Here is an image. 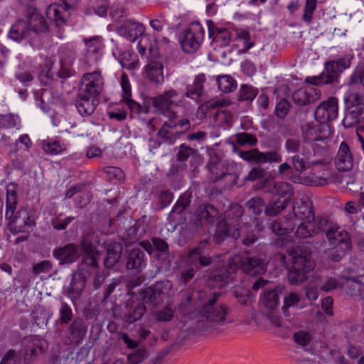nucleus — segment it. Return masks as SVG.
Returning a JSON list of instances; mask_svg holds the SVG:
<instances>
[{"label": "nucleus", "mask_w": 364, "mask_h": 364, "mask_svg": "<svg viewBox=\"0 0 364 364\" xmlns=\"http://www.w3.org/2000/svg\"><path fill=\"white\" fill-rule=\"evenodd\" d=\"M353 57L346 56L325 63V70L317 77H308L306 82L316 85H327L338 82L341 73L351 64Z\"/></svg>", "instance_id": "20e7f679"}, {"label": "nucleus", "mask_w": 364, "mask_h": 364, "mask_svg": "<svg viewBox=\"0 0 364 364\" xmlns=\"http://www.w3.org/2000/svg\"><path fill=\"white\" fill-rule=\"evenodd\" d=\"M186 258L191 262V265L193 266L198 271L201 268L211 266L216 260L214 256H211L208 253L203 254L201 252H200V249L198 248L191 250Z\"/></svg>", "instance_id": "b1692460"}, {"label": "nucleus", "mask_w": 364, "mask_h": 364, "mask_svg": "<svg viewBox=\"0 0 364 364\" xmlns=\"http://www.w3.org/2000/svg\"><path fill=\"white\" fill-rule=\"evenodd\" d=\"M52 67V62L49 58H46L44 60V66L41 69L39 74V79L41 82L47 85L53 79V74L50 73Z\"/></svg>", "instance_id": "4d7b16f0"}, {"label": "nucleus", "mask_w": 364, "mask_h": 364, "mask_svg": "<svg viewBox=\"0 0 364 364\" xmlns=\"http://www.w3.org/2000/svg\"><path fill=\"white\" fill-rule=\"evenodd\" d=\"M53 256L60 266L73 264L80 257L79 246L75 243L59 246L53 250Z\"/></svg>", "instance_id": "2eb2a0df"}, {"label": "nucleus", "mask_w": 364, "mask_h": 364, "mask_svg": "<svg viewBox=\"0 0 364 364\" xmlns=\"http://www.w3.org/2000/svg\"><path fill=\"white\" fill-rule=\"evenodd\" d=\"M343 124L346 128L358 126L357 132L364 131V105L355 107L350 111H346L343 119Z\"/></svg>", "instance_id": "5701e85b"}, {"label": "nucleus", "mask_w": 364, "mask_h": 364, "mask_svg": "<svg viewBox=\"0 0 364 364\" xmlns=\"http://www.w3.org/2000/svg\"><path fill=\"white\" fill-rule=\"evenodd\" d=\"M266 175V170L259 164L251 169L247 176L245 178V180L253 182L256 180L264 178Z\"/></svg>", "instance_id": "e2e57ef3"}, {"label": "nucleus", "mask_w": 364, "mask_h": 364, "mask_svg": "<svg viewBox=\"0 0 364 364\" xmlns=\"http://www.w3.org/2000/svg\"><path fill=\"white\" fill-rule=\"evenodd\" d=\"M206 24L208 30V38L212 42L219 43L220 46H228L231 41L230 32L226 28H220L211 20H208Z\"/></svg>", "instance_id": "393cba45"}, {"label": "nucleus", "mask_w": 364, "mask_h": 364, "mask_svg": "<svg viewBox=\"0 0 364 364\" xmlns=\"http://www.w3.org/2000/svg\"><path fill=\"white\" fill-rule=\"evenodd\" d=\"M140 245L149 254H151L153 251L156 253L170 252L168 243L160 237H153L151 242L144 241L140 242Z\"/></svg>", "instance_id": "f704fd0d"}, {"label": "nucleus", "mask_w": 364, "mask_h": 364, "mask_svg": "<svg viewBox=\"0 0 364 364\" xmlns=\"http://www.w3.org/2000/svg\"><path fill=\"white\" fill-rule=\"evenodd\" d=\"M67 10L63 9V6H49L47 14L50 16V18H53V20L56 22L58 26L65 23V13Z\"/></svg>", "instance_id": "49530a36"}, {"label": "nucleus", "mask_w": 364, "mask_h": 364, "mask_svg": "<svg viewBox=\"0 0 364 364\" xmlns=\"http://www.w3.org/2000/svg\"><path fill=\"white\" fill-rule=\"evenodd\" d=\"M102 84L100 71L85 73L78 89V94L92 100H97L103 89Z\"/></svg>", "instance_id": "6e6552de"}, {"label": "nucleus", "mask_w": 364, "mask_h": 364, "mask_svg": "<svg viewBox=\"0 0 364 364\" xmlns=\"http://www.w3.org/2000/svg\"><path fill=\"white\" fill-rule=\"evenodd\" d=\"M289 255L291 266L288 273L289 281L291 284H300L307 279L306 274L315 267L311 249L306 245H299L294 247Z\"/></svg>", "instance_id": "7ed1b4c3"}, {"label": "nucleus", "mask_w": 364, "mask_h": 364, "mask_svg": "<svg viewBox=\"0 0 364 364\" xmlns=\"http://www.w3.org/2000/svg\"><path fill=\"white\" fill-rule=\"evenodd\" d=\"M155 258L159 262V269L168 270L171 267V260L170 259V252L156 253Z\"/></svg>", "instance_id": "774afa93"}, {"label": "nucleus", "mask_w": 364, "mask_h": 364, "mask_svg": "<svg viewBox=\"0 0 364 364\" xmlns=\"http://www.w3.org/2000/svg\"><path fill=\"white\" fill-rule=\"evenodd\" d=\"M243 259V256L238 254L235 255L228 258L227 265L223 267L227 269V272L231 275L235 273L239 268L242 269Z\"/></svg>", "instance_id": "3c124183"}, {"label": "nucleus", "mask_w": 364, "mask_h": 364, "mask_svg": "<svg viewBox=\"0 0 364 364\" xmlns=\"http://www.w3.org/2000/svg\"><path fill=\"white\" fill-rule=\"evenodd\" d=\"M290 108V103L284 98L282 99L276 105L275 114L276 115L284 119L288 114Z\"/></svg>", "instance_id": "338daca9"}, {"label": "nucleus", "mask_w": 364, "mask_h": 364, "mask_svg": "<svg viewBox=\"0 0 364 364\" xmlns=\"http://www.w3.org/2000/svg\"><path fill=\"white\" fill-rule=\"evenodd\" d=\"M139 226L136 224L131 225L122 234V240L127 243H132L139 240L138 231Z\"/></svg>", "instance_id": "13d9d810"}, {"label": "nucleus", "mask_w": 364, "mask_h": 364, "mask_svg": "<svg viewBox=\"0 0 364 364\" xmlns=\"http://www.w3.org/2000/svg\"><path fill=\"white\" fill-rule=\"evenodd\" d=\"M270 228L274 233L277 235H284L289 232H291L296 224L293 223L291 219H287L284 226L282 225L281 222L274 220L270 223Z\"/></svg>", "instance_id": "ea45409f"}, {"label": "nucleus", "mask_w": 364, "mask_h": 364, "mask_svg": "<svg viewBox=\"0 0 364 364\" xmlns=\"http://www.w3.org/2000/svg\"><path fill=\"white\" fill-rule=\"evenodd\" d=\"M205 81V76L204 74L197 75L194 80L193 84L187 87L185 96L197 100L203 93V84Z\"/></svg>", "instance_id": "e433bc0d"}, {"label": "nucleus", "mask_w": 364, "mask_h": 364, "mask_svg": "<svg viewBox=\"0 0 364 364\" xmlns=\"http://www.w3.org/2000/svg\"><path fill=\"white\" fill-rule=\"evenodd\" d=\"M198 153L197 149L191 147L186 144H182L178 147L176 159L178 162H185L189 157L197 156Z\"/></svg>", "instance_id": "09e8293b"}, {"label": "nucleus", "mask_w": 364, "mask_h": 364, "mask_svg": "<svg viewBox=\"0 0 364 364\" xmlns=\"http://www.w3.org/2000/svg\"><path fill=\"white\" fill-rule=\"evenodd\" d=\"M146 260L144 249L133 248L127 252L126 256V268L135 273H139L146 266Z\"/></svg>", "instance_id": "f3484780"}, {"label": "nucleus", "mask_w": 364, "mask_h": 364, "mask_svg": "<svg viewBox=\"0 0 364 364\" xmlns=\"http://www.w3.org/2000/svg\"><path fill=\"white\" fill-rule=\"evenodd\" d=\"M321 97L320 92L316 88L299 89L294 92L292 99L294 102L299 105L304 106L313 103Z\"/></svg>", "instance_id": "c85d7f7f"}, {"label": "nucleus", "mask_w": 364, "mask_h": 364, "mask_svg": "<svg viewBox=\"0 0 364 364\" xmlns=\"http://www.w3.org/2000/svg\"><path fill=\"white\" fill-rule=\"evenodd\" d=\"M287 205L288 200L287 199L269 202L267 205L265 204L264 213L269 217L276 216L284 210Z\"/></svg>", "instance_id": "37998d69"}, {"label": "nucleus", "mask_w": 364, "mask_h": 364, "mask_svg": "<svg viewBox=\"0 0 364 364\" xmlns=\"http://www.w3.org/2000/svg\"><path fill=\"white\" fill-rule=\"evenodd\" d=\"M43 352V347L39 345V341L36 340L30 342L26 345L25 348L24 361L26 364H28V360L36 357L38 353Z\"/></svg>", "instance_id": "de8ad7c7"}, {"label": "nucleus", "mask_w": 364, "mask_h": 364, "mask_svg": "<svg viewBox=\"0 0 364 364\" xmlns=\"http://www.w3.org/2000/svg\"><path fill=\"white\" fill-rule=\"evenodd\" d=\"M344 102L346 110L350 111L355 107L364 105V97L358 92H353L344 98Z\"/></svg>", "instance_id": "8fccbe9b"}, {"label": "nucleus", "mask_w": 364, "mask_h": 364, "mask_svg": "<svg viewBox=\"0 0 364 364\" xmlns=\"http://www.w3.org/2000/svg\"><path fill=\"white\" fill-rule=\"evenodd\" d=\"M230 277V274L227 272V269L222 267L213 272L209 277L208 282L210 285L221 289L229 283Z\"/></svg>", "instance_id": "72a5a7b5"}, {"label": "nucleus", "mask_w": 364, "mask_h": 364, "mask_svg": "<svg viewBox=\"0 0 364 364\" xmlns=\"http://www.w3.org/2000/svg\"><path fill=\"white\" fill-rule=\"evenodd\" d=\"M232 295L241 305H249L251 296V292L249 290L241 287L235 288Z\"/></svg>", "instance_id": "bf43d9fd"}, {"label": "nucleus", "mask_w": 364, "mask_h": 364, "mask_svg": "<svg viewBox=\"0 0 364 364\" xmlns=\"http://www.w3.org/2000/svg\"><path fill=\"white\" fill-rule=\"evenodd\" d=\"M245 206L247 208L252 211L255 215H259L263 209H265V203L264 200L260 197H255L250 200H249Z\"/></svg>", "instance_id": "603ef678"}, {"label": "nucleus", "mask_w": 364, "mask_h": 364, "mask_svg": "<svg viewBox=\"0 0 364 364\" xmlns=\"http://www.w3.org/2000/svg\"><path fill=\"white\" fill-rule=\"evenodd\" d=\"M338 100L329 97L319 104L314 112L316 119L322 123H328L338 117Z\"/></svg>", "instance_id": "dca6fc26"}, {"label": "nucleus", "mask_w": 364, "mask_h": 364, "mask_svg": "<svg viewBox=\"0 0 364 364\" xmlns=\"http://www.w3.org/2000/svg\"><path fill=\"white\" fill-rule=\"evenodd\" d=\"M26 17L30 31H33L36 33H46L48 31V26L46 20L36 8L28 6L26 11Z\"/></svg>", "instance_id": "6ab92c4d"}, {"label": "nucleus", "mask_w": 364, "mask_h": 364, "mask_svg": "<svg viewBox=\"0 0 364 364\" xmlns=\"http://www.w3.org/2000/svg\"><path fill=\"white\" fill-rule=\"evenodd\" d=\"M205 30L198 21L191 23L181 34L180 43L186 53H193L197 50L203 39Z\"/></svg>", "instance_id": "39448f33"}, {"label": "nucleus", "mask_w": 364, "mask_h": 364, "mask_svg": "<svg viewBox=\"0 0 364 364\" xmlns=\"http://www.w3.org/2000/svg\"><path fill=\"white\" fill-rule=\"evenodd\" d=\"M149 356V353L145 348H139L128 355L129 364H139Z\"/></svg>", "instance_id": "864d4df0"}, {"label": "nucleus", "mask_w": 364, "mask_h": 364, "mask_svg": "<svg viewBox=\"0 0 364 364\" xmlns=\"http://www.w3.org/2000/svg\"><path fill=\"white\" fill-rule=\"evenodd\" d=\"M170 280L164 279L156 282L154 285L141 290L140 295L144 305L150 304L156 307L163 302L162 296L172 289Z\"/></svg>", "instance_id": "0eeeda50"}, {"label": "nucleus", "mask_w": 364, "mask_h": 364, "mask_svg": "<svg viewBox=\"0 0 364 364\" xmlns=\"http://www.w3.org/2000/svg\"><path fill=\"white\" fill-rule=\"evenodd\" d=\"M30 34V28L28 23L23 19H18L11 27L9 37L15 41L20 42L23 39L27 38Z\"/></svg>", "instance_id": "2f4dec72"}, {"label": "nucleus", "mask_w": 364, "mask_h": 364, "mask_svg": "<svg viewBox=\"0 0 364 364\" xmlns=\"http://www.w3.org/2000/svg\"><path fill=\"white\" fill-rule=\"evenodd\" d=\"M75 217L68 216L64 219H60L58 218H53L50 221L52 227L58 231L64 230L67 228L69 223H70Z\"/></svg>", "instance_id": "69168bd1"}, {"label": "nucleus", "mask_w": 364, "mask_h": 364, "mask_svg": "<svg viewBox=\"0 0 364 364\" xmlns=\"http://www.w3.org/2000/svg\"><path fill=\"white\" fill-rule=\"evenodd\" d=\"M178 97V92L174 89L164 91L162 94L156 96L154 101L156 109L168 118H175L176 112L174 108L178 107L175 98Z\"/></svg>", "instance_id": "9d476101"}, {"label": "nucleus", "mask_w": 364, "mask_h": 364, "mask_svg": "<svg viewBox=\"0 0 364 364\" xmlns=\"http://www.w3.org/2000/svg\"><path fill=\"white\" fill-rule=\"evenodd\" d=\"M191 193L185 192L184 193L181 194L173 207L170 213V216L173 215V214H181L182 212H183L189 206L191 203Z\"/></svg>", "instance_id": "c03bdc74"}, {"label": "nucleus", "mask_w": 364, "mask_h": 364, "mask_svg": "<svg viewBox=\"0 0 364 364\" xmlns=\"http://www.w3.org/2000/svg\"><path fill=\"white\" fill-rule=\"evenodd\" d=\"M318 228H316L314 221H304L300 223L294 233L296 238L305 239L317 235Z\"/></svg>", "instance_id": "4c0bfd02"}, {"label": "nucleus", "mask_w": 364, "mask_h": 364, "mask_svg": "<svg viewBox=\"0 0 364 364\" xmlns=\"http://www.w3.org/2000/svg\"><path fill=\"white\" fill-rule=\"evenodd\" d=\"M207 168L210 173V180L216 183L222 178L228 175V166L226 162L222 160L218 155L210 157L207 164Z\"/></svg>", "instance_id": "4be33fe9"}, {"label": "nucleus", "mask_w": 364, "mask_h": 364, "mask_svg": "<svg viewBox=\"0 0 364 364\" xmlns=\"http://www.w3.org/2000/svg\"><path fill=\"white\" fill-rule=\"evenodd\" d=\"M242 271L250 277H258L265 274L267 271L269 262L263 253L256 255L243 256Z\"/></svg>", "instance_id": "1a4fd4ad"}, {"label": "nucleus", "mask_w": 364, "mask_h": 364, "mask_svg": "<svg viewBox=\"0 0 364 364\" xmlns=\"http://www.w3.org/2000/svg\"><path fill=\"white\" fill-rule=\"evenodd\" d=\"M17 203V186L9 183L6 188L5 213L9 229L13 234L28 232L35 225V220L26 208H22L16 213Z\"/></svg>", "instance_id": "f03ea898"}, {"label": "nucleus", "mask_w": 364, "mask_h": 364, "mask_svg": "<svg viewBox=\"0 0 364 364\" xmlns=\"http://www.w3.org/2000/svg\"><path fill=\"white\" fill-rule=\"evenodd\" d=\"M301 129L304 139L308 141H323L331 135L328 123L320 122L318 125L306 123Z\"/></svg>", "instance_id": "4468645a"}, {"label": "nucleus", "mask_w": 364, "mask_h": 364, "mask_svg": "<svg viewBox=\"0 0 364 364\" xmlns=\"http://www.w3.org/2000/svg\"><path fill=\"white\" fill-rule=\"evenodd\" d=\"M146 311V306L142 303H138L130 312L124 314L123 320L127 323H134L139 321Z\"/></svg>", "instance_id": "a19ab883"}, {"label": "nucleus", "mask_w": 364, "mask_h": 364, "mask_svg": "<svg viewBox=\"0 0 364 364\" xmlns=\"http://www.w3.org/2000/svg\"><path fill=\"white\" fill-rule=\"evenodd\" d=\"M317 0H306L302 19L305 22L310 23L312 20V15L316 8Z\"/></svg>", "instance_id": "0e129e2a"}, {"label": "nucleus", "mask_w": 364, "mask_h": 364, "mask_svg": "<svg viewBox=\"0 0 364 364\" xmlns=\"http://www.w3.org/2000/svg\"><path fill=\"white\" fill-rule=\"evenodd\" d=\"M273 193L280 197L285 198L289 201V199L293 195L292 186L287 182H277L275 183L273 187Z\"/></svg>", "instance_id": "a18cd8bd"}, {"label": "nucleus", "mask_w": 364, "mask_h": 364, "mask_svg": "<svg viewBox=\"0 0 364 364\" xmlns=\"http://www.w3.org/2000/svg\"><path fill=\"white\" fill-rule=\"evenodd\" d=\"M100 243V237L97 234L89 232L82 236L80 241L81 250L83 255H101L100 251L97 249Z\"/></svg>", "instance_id": "cd10ccee"}, {"label": "nucleus", "mask_w": 364, "mask_h": 364, "mask_svg": "<svg viewBox=\"0 0 364 364\" xmlns=\"http://www.w3.org/2000/svg\"><path fill=\"white\" fill-rule=\"evenodd\" d=\"M284 289V287L279 285L273 289H267L264 291L262 303L266 309L272 310L277 306L279 295L283 294Z\"/></svg>", "instance_id": "473e14b6"}, {"label": "nucleus", "mask_w": 364, "mask_h": 364, "mask_svg": "<svg viewBox=\"0 0 364 364\" xmlns=\"http://www.w3.org/2000/svg\"><path fill=\"white\" fill-rule=\"evenodd\" d=\"M59 315V321L61 325L68 324L70 321L72 322L73 317V311L67 303H61Z\"/></svg>", "instance_id": "6e6d98bb"}, {"label": "nucleus", "mask_w": 364, "mask_h": 364, "mask_svg": "<svg viewBox=\"0 0 364 364\" xmlns=\"http://www.w3.org/2000/svg\"><path fill=\"white\" fill-rule=\"evenodd\" d=\"M175 128L176 124L173 122H164L158 132V136L163 139L166 143L173 144L175 143L176 139L181 136L178 130L175 132L171 131Z\"/></svg>", "instance_id": "c9c22d12"}, {"label": "nucleus", "mask_w": 364, "mask_h": 364, "mask_svg": "<svg viewBox=\"0 0 364 364\" xmlns=\"http://www.w3.org/2000/svg\"><path fill=\"white\" fill-rule=\"evenodd\" d=\"M295 218L303 221H314L315 215L309 198L304 197L296 201L292 207Z\"/></svg>", "instance_id": "412c9836"}, {"label": "nucleus", "mask_w": 364, "mask_h": 364, "mask_svg": "<svg viewBox=\"0 0 364 364\" xmlns=\"http://www.w3.org/2000/svg\"><path fill=\"white\" fill-rule=\"evenodd\" d=\"M144 31L145 28L142 24L130 21H127L117 29L118 33L130 42L136 41L139 36L144 34Z\"/></svg>", "instance_id": "a878e982"}, {"label": "nucleus", "mask_w": 364, "mask_h": 364, "mask_svg": "<svg viewBox=\"0 0 364 364\" xmlns=\"http://www.w3.org/2000/svg\"><path fill=\"white\" fill-rule=\"evenodd\" d=\"M335 164L341 171H348L352 168L353 164V157L350 152L349 146L346 142L341 144Z\"/></svg>", "instance_id": "bb28decb"}, {"label": "nucleus", "mask_w": 364, "mask_h": 364, "mask_svg": "<svg viewBox=\"0 0 364 364\" xmlns=\"http://www.w3.org/2000/svg\"><path fill=\"white\" fill-rule=\"evenodd\" d=\"M87 282V272L84 269H77L72 274L70 284L65 289V293L73 303L81 297Z\"/></svg>", "instance_id": "ddd939ff"}, {"label": "nucleus", "mask_w": 364, "mask_h": 364, "mask_svg": "<svg viewBox=\"0 0 364 364\" xmlns=\"http://www.w3.org/2000/svg\"><path fill=\"white\" fill-rule=\"evenodd\" d=\"M98 104V100H92L85 97V95H77L75 105L78 112L82 116H87L92 114Z\"/></svg>", "instance_id": "7c9ffc66"}, {"label": "nucleus", "mask_w": 364, "mask_h": 364, "mask_svg": "<svg viewBox=\"0 0 364 364\" xmlns=\"http://www.w3.org/2000/svg\"><path fill=\"white\" fill-rule=\"evenodd\" d=\"M235 140L237 144L242 146L248 144L252 146L257 143V139L255 135L246 132L237 134L235 135Z\"/></svg>", "instance_id": "680f3d73"}, {"label": "nucleus", "mask_w": 364, "mask_h": 364, "mask_svg": "<svg viewBox=\"0 0 364 364\" xmlns=\"http://www.w3.org/2000/svg\"><path fill=\"white\" fill-rule=\"evenodd\" d=\"M87 325L85 320L80 317H75L67 329V336L64 343L65 345L79 346L87 336Z\"/></svg>", "instance_id": "f8f14e48"}, {"label": "nucleus", "mask_w": 364, "mask_h": 364, "mask_svg": "<svg viewBox=\"0 0 364 364\" xmlns=\"http://www.w3.org/2000/svg\"><path fill=\"white\" fill-rule=\"evenodd\" d=\"M291 161L293 168L299 173H303L309 168V161L299 155H294Z\"/></svg>", "instance_id": "052dcab7"}, {"label": "nucleus", "mask_w": 364, "mask_h": 364, "mask_svg": "<svg viewBox=\"0 0 364 364\" xmlns=\"http://www.w3.org/2000/svg\"><path fill=\"white\" fill-rule=\"evenodd\" d=\"M198 270L191 265V262L186 258L185 265L181 269L180 274L177 276V279L180 285H186L195 276Z\"/></svg>", "instance_id": "58836bf2"}, {"label": "nucleus", "mask_w": 364, "mask_h": 364, "mask_svg": "<svg viewBox=\"0 0 364 364\" xmlns=\"http://www.w3.org/2000/svg\"><path fill=\"white\" fill-rule=\"evenodd\" d=\"M220 216L218 209L212 204H202L193 213L190 220L186 223V227L190 230L198 232L212 227L218 222L213 235L215 244L222 243L228 237H232L235 239L240 237L239 228L231 234L230 225L225 219L219 220Z\"/></svg>", "instance_id": "f257e3e1"}, {"label": "nucleus", "mask_w": 364, "mask_h": 364, "mask_svg": "<svg viewBox=\"0 0 364 364\" xmlns=\"http://www.w3.org/2000/svg\"><path fill=\"white\" fill-rule=\"evenodd\" d=\"M220 296V292H214L208 301L203 305L200 314L207 321L217 323H221L225 321V317L228 314V308L223 304L217 305V301Z\"/></svg>", "instance_id": "423d86ee"}, {"label": "nucleus", "mask_w": 364, "mask_h": 364, "mask_svg": "<svg viewBox=\"0 0 364 364\" xmlns=\"http://www.w3.org/2000/svg\"><path fill=\"white\" fill-rule=\"evenodd\" d=\"M238 154L243 160L256 164L280 163L282 161V155L277 151L262 152L257 149H252L249 151H240Z\"/></svg>", "instance_id": "9b49d317"}, {"label": "nucleus", "mask_w": 364, "mask_h": 364, "mask_svg": "<svg viewBox=\"0 0 364 364\" xmlns=\"http://www.w3.org/2000/svg\"><path fill=\"white\" fill-rule=\"evenodd\" d=\"M219 89L225 93L234 91L237 87L236 80L229 75H220L217 78Z\"/></svg>", "instance_id": "79ce46f5"}, {"label": "nucleus", "mask_w": 364, "mask_h": 364, "mask_svg": "<svg viewBox=\"0 0 364 364\" xmlns=\"http://www.w3.org/2000/svg\"><path fill=\"white\" fill-rule=\"evenodd\" d=\"M257 95V90L251 86L242 85L239 91L238 100L240 101H252Z\"/></svg>", "instance_id": "5fc2aeb1"}, {"label": "nucleus", "mask_w": 364, "mask_h": 364, "mask_svg": "<svg viewBox=\"0 0 364 364\" xmlns=\"http://www.w3.org/2000/svg\"><path fill=\"white\" fill-rule=\"evenodd\" d=\"M163 68L164 66L161 62L150 61L145 68L146 77L156 85L162 84L164 81Z\"/></svg>", "instance_id": "c756f323"}, {"label": "nucleus", "mask_w": 364, "mask_h": 364, "mask_svg": "<svg viewBox=\"0 0 364 364\" xmlns=\"http://www.w3.org/2000/svg\"><path fill=\"white\" fill-rule=\"evenodd\" d=\"M336 226L330 227L326 232V236L332 245H336L344 251H350L352 243L350 237L347 231H338Z\"/></svg>", "instance_id": "a211bd4d"}, {"label": "nucleus", "mask_w": 364, "mask_h": 364, "mask_svg": "<svg viewBox=\"0 0 364 364\" xmlns=\"http://www.w3.org/2000/svg\"><path fill=\"white\" fill-rule=\"evenodd\" d=\"M103 247L106 252L104 258V266L106 269H112L119 262L122 257V244L118 242H111L108 244L104 242Z\"/></svg>", "instance_id": "aec40b11"}]
</instances>
